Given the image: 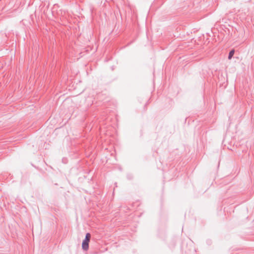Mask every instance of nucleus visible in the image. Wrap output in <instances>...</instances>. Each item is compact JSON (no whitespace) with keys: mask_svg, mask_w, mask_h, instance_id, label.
<instances>
[{"mask_svg":"<svg viewBox=\"0 0 254 254\" xmlns=\"http://www.w3.org/2000/svg\"><path fill=\"white\" fill-rule=\"evenodd\" d=\"M91 238V235L89 233L86 234L85 239L82 243V249L84 251H87L89 249V243Z\"/></svg>","mask_w":254,"mask_h":254,"instance_id":"obj_1","label":"nucleus"},{"mask_svg":"<svg viewBox=\"0 0 254 254\" xmlns=\"http://www.w3.org/2000/svg\"><path fill=\"white\" fill-rule=\"evenodd\" d=\"M234 53H235L234 50H232L229 52L228 58L229 60H231L232 59V58L233 57V56L234 55Z\"/></svg>","mask_w":254,"mask_h":254,"instance_id":"obj_2","label":"nucleus"}]
</instances>
